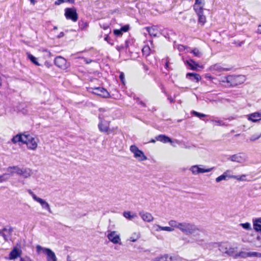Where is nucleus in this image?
<instances>
[{
    "label": "nucleus",
    "mask_w": 261,
    "mask_h": 261,
    "mask_svg": "<svg viewBox=\"0 0 261 261\" xmlns=\"http://www.w3.org/2000/svg\"><path fill=\"white\" fill-rule=\"evenodd\" d=\"M64 34L63 32H61L58 36V38L62 37L64 36Z\"/></svg>",
    "instance_id": "nucleus-55"
},
{
    "label": "nucleus",
    "mask_w": 261,
    "mask_h": 261,
    "mask_svg": "<svg viewBox=\"0 0 261 261\" xmlns=\"http://www.w3.org/2000/svg\"><path fill=\"white\" fill-rule=\"evenodd\" d=\"M27 56L28 59L35 65L37 66H40V64L37 61V59L35 57L29 53H27Z\"/></svg>",
    "instance_id": "nucleus-30"
},
{
    "label": "nucleus",
    "mask_w": 261,
    "mask_h": 261,
    "mask_svg": "<svg viewBox=\"0 0 261 261\" xmlns=\"http://www.w3.org/2000/svg\"><path fill=\"white\" fill-rule=\"evenodd\" d=\"M192 113L195 116L201 118L202 117H206V115L200 113L195 111H193Z\"/></svg>",
    "instance_id": "nucleus-41"
},
{
    "label": "nucleus",
    "mask_w": 261,
    "mask_h": 261,
    "mask_svg": "<svg viewBox=\"0 0 261 261\" xmlns=\"http://www.w3.org/2000/svg\"><path fill=\"white\" fill-rule=\"evenodd\" d=\"M137 102H138L139 104L141 105L142 107H146L145 103L143 101H142V100H140L139 98H137Z\"/></svg>",
    "instance_id": "nucleus-52"
},
{
    "label": "nucleus",
    "mask_w": 261,
    "mask_h": 261,
    "mask_svg": "<svg viewBox=\"0 0 261 261\" xmlns=\"http://www.w3.org/2000/svg\"><path fill=\"white\" fill-rule=\"evenodd\" d=\"M226 82L234 87L243 84L245 81V77L242 75H229L225 77Z\"/></svg>",
    "instance_id": "nucleus-2"
},
{
    "label": "nucleus",
    "mask_w": 261,
    "mask_h": 261,
    "mask_svg": "<svg viewBox=\"0 0 261 261\" xmlns=\"http://www.w3.org/2000/svg\"><path fill=\"white\" fill-rule=\"evenodd\" d=\"M227 160L232 162L242 163L245 162L246 160V156L244 153H239L229 155L228 157Z\"/></svg>",
    "instance_id": "nucleus-8"
},
{
    "label": "nucleus",
    "mask_w": 261,
    "mask_h": 261,
    "mask_svg": "<svg viewBox=\"0 0 261 261\" xmlns=\"http://www.w3.org/2000/svg\"><path fill=\"white\" fill-rule=\"evenodd\" d=\"M150 142H151V143H155V140L154 139H151L150 141Z\"/></svg>",
    "instance_id": "nucleus-59"
},
{
    "label": "nucleus",
    "mask_w": 261,
    "mask_h": 261,
    "mask_svg": "<svg viewBox=\"0 0 261 261\" xmlns=\"http://www.w3.org/2000/svg\"><path fill=\"white\" fill-rule=\"evenodd\" d=\"M28 192L31 195L33 198V199L36 201L38 198L32 191L31 190H28Z\"/></svg>",
    "instance_id": "nucleus-44"
},
{
    "label": "nucleus",
    "mask_w": 261,
    "mask_h": 261,
    "mask_svg": "<svg viewBox=\"0 0 261 261\" xmlns=\"http://www.w3.org/2000/svg\"><path fill=\"white\" fill-rule=\"evenodd\" d=\"M130 151L133 153L134 157L139 161H144L147 159V156L144 152L139 149L135 145H131L130 147Z\"/></svg>",
    "instance_id": "nucleus-4"
},
{
    "label": "nucleus",
    "mask_w": 261,
    "mask_h": 261,
    "mask_svg": "<svg viewBox=\"0 0 261 261\" xmlns=\"http://www.w3.org/2000/svg\"><path fill=\"white\" fill-rule=\"evenodd\" d=\"M36 251L38 254L41 252L47 255V261H57V257L55 253L50 249L43 248L40 245H37Z\"/></svg>",
    "instance_id": "nucleus-3"
},
{
    "label": "nucleus",
    "mask_w": 261,
    "mask_h": 261,
    "mask_svg": "<svg viewBox=\"0 0 261 261\" xmlns=\"http://www.w3.org/2000/svg\"><path fill=\"white\" fill-rule=\"evenodd\" d=\"M253 228L256 231H261V218L257 219L254 221Z\"/></svg>",
    "instance_id": "nucleus-27"
},
{
    "label": "nucleus",
    "mask_w": 261,
    "mask_h": 261,
    "mask_svg": "<svg viewBox=\"0 0 261 261\" xmlns=\"http://www.w3.org/2000/svg\"><path fill=\"white\" fill-rule=\"evenodd\" d=\"M45 65L47 67V68H49L51 66V64L48 62H47L46 61L44 63Z\"/></svg>",
    "instance_id": "nucleus-53"
},
{
    "label": "nucleus",
    "mask_w": 261,
    "mask_h": 261,
    "mask_svg": "<svg viewBox=\"0 0 261 261\" xmlns=\"http://www.w3.org/2000/svg\"><path fill=\"white\" fill-rule=\"evenodd\" d=\"M248 257H261V253L256 252H246L244 251H241L239 253L236 254L234 256V258L236 259L238 258V257L245 258Z\"/></svg>",
    "instance_id": "nucleus-7"
},
{
    "label": "nucleus",
    "mask_w": 261,
    "mask_h": 261,
    "mask_svg": "<svg viewBox=\"0 0 261 261\" xmlns=\"http://www.w3.org/2000/svg\"><path fill=\"white\" fill-rule=\"evenodd\" d=\"M139 215L143 221L147 222H150L153 220L152 215L148 212H141L139 213Z\"/></svg>",
    "instance_id": "nucleus-21"
},
{
    "label": "nucleus",
    "mask_w": 261,
    "mask_h": 261,
    "mask_svg": "<svg viewBox=\"0 0 261 261\" xmlns=\"http://www.w3.org/2000/svg\"><path fill=\"white\" fill-rule=\"evenodd\" d=\"M27 135H24L23 134H19L14 136L12 139L11 141L14 144H16L18 142H21L22 143H26Z\"/></svg>",
    "instance_id": "nucleus-14"
},
{
    "label": "nucleus",
    "mask_w": 261,
    "mask_h": 261,
    "mask_svg": "<svg viewBox=\"0 0 261 261\" xmlns=\"http://www.w3.org/2000/svg\"><path fill=\"white\" fill-rule=\"evenodd\" d=\"M248 120L253 122L261 120V113L255 112L247 115Z\"/></svg>",
    "instance_id": "nucleus-17"
},
{
    "label": "nucleus",
    "mask_w": 261,
    "mask_h": 261,
    "mask_svg": "<svg viewBox=\"0 0 261 261\" xmlns=\"http://www.w3.org/2000/svg\"><path fill=\"white\" fill-rule=\"evenodd\" d=\"M12 232V229L11 228L9 229L4 228L0 230V236L4 238L5 241H8L10 238Z\"/></svg>",
    "instance_id": "nucleus-16"
},
{
    "label": "nucleus",
    "mask_w": 261,
    "mask_h": 261,
    "mask_svg": "<svg viewBox=\"0 0 261 261\" xmlns=\"http://www.w3.org/2000/svg\"><path fill=\"white\" fill-rule=\"evenodd\" d=\"M260 137H261V134L257 136H255V135H253L250 137V140L252 141H255V140L258 139Z\"/></svg>",
    "instance_id": "nucleus-48"
},
{
    "label": "nucleus",
    "mask_w": 261,
    "mask_h": 261,
    "mask_svg": "<svg viewBox=\"0 0 261 261\" xmlns=\"http://www.w3.org/2000/svg\"><path fill=\"white\" fill-rule=\"evenodd\" d=\"M150 48L149 46H144L142 49V52L144 54L148 56L149 55Z\"/></svg>",
    "instance_id": "nucleus-42"
},
{
    "label": "nucleus",
    "mask_w": 261,
    "mask_h": 261,
    "mask_svg": "<svg viewBox=\"0 0 261 261\" xmlns=\"http://www.w3.org/2000/svg\"><path fill=\"white\" fill-rule=\"evenodd\" d=\"M21 250L17 247H14L9 254V259L13 260L20 256L21 254Z\"/></svg>",
    "instance_id": "nucleus-18"
},
{
    "label": "nucleus",
    "mask_w": 261,
    "mask_h": 261,
    "mask_svg": "<svg viewBox=\"0 0 261 261\" xmlns=\"http://www.w3.org/2000/svg\"><path fill=\"white\" fill-rule=\"evenodd\" d=\"M203 165H193L190 168V170L192 172V174L194 175L198 174L199 173H203L206 172H209L211 171L214 168H210L208 169H204L201 167H203Z\"/></svg>",
    "instance_id": "nucleus-6"
},
{
    "label": "nucleus",
    "mask_w": 261,
    "mask_h": 261,
    "mask_svg": "<svg viewBox=\"0 0 261 261\" xmlns=\"http://www.w3.org/2000/svg\"><path fill=\"white\" fill-rule=\"evenodd\" d=\"M129 29V25H125L121 28V30L122 31V32H126L128 31Z\"/></svg>",
    "instance_id": "nucleus-45"
},
{
    "label": "nucleus",
    "mask_w": 261,
    "mask_h": 261,
    "mask_svg": "<svg viewBox=\"0 0 261 261\" xmlns=\"http://www.w3.org/2000/svg\"><path fill=\"white\" fill-rule=\"evenodd\" d=\"M65 16L67 19L76 22L78 19V14L74 8H67L65 9Z\"/></svg>",
    "instance_id": "nucleus-5"
},
{
    "label": "nucleus",
    "mask_w": 261,
    "mask_h": 261,
    "mask_svg": "<svg viewBox=\"0 0 261 261\" xmlns=\"http://www.w3.org/2000/svg\"><path fill=\"white\" fill-rule=\"evenodd\" d=\"M30 1L31 3V4L33 5H34L36 3V0H30Z\"/></svg>",
    "instance_id": "nucleus-56"
},
{
    "label": "nucleus",
    "mask_w": 261,
    "mask_h": 261,
    "mask_svg": "<svg viewBox=\"0 0 261 261\" xmlns=\"http://www.w3.org/2000/svg\"><path fill=\"white\" fill-rule=\"evenodd\" d=\"M179 230L184 234L189 235L196 233L199 229L194 223L183 222L180 223Z\"/></svg>",
    "instance_id": "nucleus-1"
},
{
    "label": "nucleus",
    "mask_w": 261,
    "mask_h": 261,
    "mask_svg": "<svg viewBox=\"0 0 261 261\" xmlns=\"http://www.w3.org/2000/svg\"><path fill=\"white\" fill-rule=\"evenodd\" d=\"M180 223L181 222H178L173 220H170L168 222L169 225L170 226V227H171L172 228H176L178 229H179Z\"/></svg>",
    "instance_id": "nucleus-31"
},
{
    "label": "nucleus",
    "mask_w": 261,
    "mask_h": 261,
    "mask_svg": "<svg viewBox=\"0 0 261 261\" xmlns=\"http://www.w3.org/2000/svg\"><path fill=\"white\" fill-rule=\"evenodd\" d=\"M26 143L28 148L31 150H35L37 147V142L36 140L30 136L27 135Z\"/></svg>",
    "instance_id": "nucleus-12"
},
{
    "label": "nucleus",
    "mask_w": 261,
    "mask_h": 261,
    "mask_svg": "<svg viewBox=\"0 0 261 261\" xmlns=\"http://www.w3.org/2000/svg\"><path fill=\"white\" fill-rule=\"evenodd\" d=\"M54 63L59 68L64 70L67 69L68 67L66 59L61 56L57 57L55 59Z\"/></svg>",
    "instance_id": "nucleus-10"
},
{
    "label": "nucleus",
    "mask_w": 261,
    "mask_h": 261,
    "mask_svg": "<svg viewBox=\"0 0 261 261\" xmlns=\"http://www.w3.org/2000/svg\"><path fill=\"white\" fill-rule=\"evenodd\" d=\"M257 32L258 33L261 34V24L259 25L257 29Z\"/></svg>",
    "instance_id": "nucleus-54"
},
{
    "label": "nucleus",
    "mask_w": 261,
    "mask_h": 261,
    "mask_svg": "<svg viewBox=\"0 0 261 261\" xmlns=\"http://www.w3.org/2000/svg\"><path fill=\"white\" fill-rule=\"evenodd\" d=\"M146 30L150 36H153V37L157 36L158 31L155 28H154L153 27H151V28L147 27V28H146Z\"/></svg>",
    "instance_id": "nucleus-32"
},
{
    "label": "nucleus",
    "mask_w": 261,
    "mask_h": 261,
    "mask_svg": "<svg viewBox=\"0 0 261 261\" xmlns=\"http://www.w3.org/2000/svg\"><path fill=\"white\" fill-rule=\"evenodd\" d=\"M141 237L140 232H134L133 233L129 238L128 239V241H129L132 242H135L137 241Z\"/></svg>",
    "instance_id": "nucleus-28"
},
{
    "label": "nucleus",
    "mask_w": 261,
    "mask_h": 261,
    "mask_svg": "<svg viewBox=\"0 0 261 261\" xmlns=\"http://www.w3.org/2000/svg\"><path fill=\"white\" fill-rule=\"evenodd\" d=\"M197 15L198 16V22L202 23V24H204L206 21V18L203 15V13H202L201 14H198Z\"/></svg>",
    "instance_id": "nucleus-37"
},
{
    "label": "nucleus",
    "mask_w": 261,
    "mask_h": 261,
    "mask_svg": "<svg viewBox=\"0 0 261 261\" xmlns=\"http://www.w3.org/2000/svg\"><path fill=\"white\" fill-rule=\"evenodd\" d=\"M203 5L201 6H196L194 5V9L197 15L198 14H201L202 13H203Z\"/></svg>",
    "instance_id": "nucleus-33"
},
{
    "label": "nucleus",
    "mask_w": 261,
    "mask_h": 261,
    "mask_svg": "<svg viewBox=\"0 0 261 261\" xmlns=\"http://www.w3.org/2000/svg\"><path fill=\"white\" fill-rule=\"evenodd\" d=\"M212 121L216 123L217 125H224L225 124L223 121L221 120H212Z\"/></svg>",
    "instance_id": "nucleus-47"
},
{
    "label": "nucleus",
    "mask_w": 261,
    "mask_h": 261,
    "mask_svg": "<svg viewBox=\"0 0 261 261\" xmlns=\"http://www.w3.org/2000/svg\"><path fill=\"white\" fill-rule=\"evenodd\" d=\"M123 216L125 218H126L129 220H131L133 218L137 217V215L136 214H131V213L130 212H124Z\"/></svg>",
    "instance_id": "nucleus-34"
},
{
    "label": "nucleus",
    "mask_w": 261,
    "mask_h": 261,
    "mask_svg": "<svg viewBox=\"0 0 261 261\" xmlns=\"http://www.w3.org/2000/svg\"><path fill=\"white\" fill-rule=\"evenodd\" d=\"M237 249V247H236V248H234V247H231L230 246V245H229V247H228V250H227V254L229 256H233L235 255L234 254V253L235 252V250Z\"/></svg>",
    "instance_id": "nucleus-35"
},
{
    "label": "nucleus",
    "mask_w": 261,
    "mask_h": 261,
    "mask_svg": "<svg viewBox=\"0 0 261 261\" xmlns=\"http://www.w3.org/2000/svg\"><path fill=\"white\" fill-rule=\"evenodd\" d=\"M244 177H245V175H242V176L232 175L231 178L237 179V180L241 181L244 180L243 178Z\"/></svg>",
    "instance_id": "nucleus-43"
},
{
    "label": "nucleus",
    "mask_w": 261,
    "mask_h": 261,
    "mask_svg": "<svg viewBox=\"0 0 261 261\" xmlns=\"http://www.w3.org/2000/svg\"><path fill=\"white\" fill-rule=\"evenodd\" d=\"M119 78L122 82V83H124V74L123 72H121L119 75Z\"/></svg>",
    "instance_id": "nucleus-50"
},
{
    "label": "nucleus",
    "mask_w": 261,
    "mask_h": 261,
    "mask_svg": "<svg viewBox=\"0 0 261 261\" xmlns=\"http://www.w3.org/2000/svg\"><path fill=\"white\" fill-rule=\"evenodd\" d=\"M166 66L167 68L168 67V62H166Z\"/></svg>",
    "instance_id": "nucleus-62"
},
{
    "label": "nucleus",
    "mask_w": 261,
    "mask_h": 261,
    "mask_svg": "<svg viewBox=\"0 0 261 261\" xmlns=\"http://www.w3.org/2000/svg\"><path fill=\"white\" fill-rule=\"evenodd\" d=\"M204 5L203 0H195V3L194 5H196V6H198V5L201 6V5Z\"/></svg>",
    "instance_id": "nucleus-49"
},
{
    "label": "nucleus",
    "mask_w": 261,
    "mask_h": 261,
    "mask_svg": "<svg viewBox=\"0 0 261 261\" xmlns=\"http://www.w3.org/2000/svg\"><path fill=\"white\" fill-rule=\"evenodd\" d=\"M15 169V173L19 175L22 176L24 178L30 177L33 172L31 169L28 168H20L19 167H14Z\"/></svg>",
    "instance_id": "nucleus-9"
},
{
    "label": "nucleus",
    "mask_w": 261,
    "mask_h": 261,
    "mask_svg": "<svg viewBox=\"0 0 261 261\" xmlns=\"http://www.w3.org/2000/svg\"><path fill=\"white\" fill-rule=\"evenodd\" d=\"M156 140L160 141L164 143H172V141L171 138L164 135H160L155 137Z\"/></svg>",
    "instance_id": "nucleus-22"
},
{
    "label": "nucleus",
    "mask_w": 261,
    "mask_h": 261,
    "mask_svg": "<svg viewBox=\"0 0 261 261\" xmlns=\"http://www.w3.org/2000/svg\"><path fill=\"white\" fill-rule=\"evenodd\" d=\"M108 38V36H107L105 38V40H107Z\"/></svg>",
    "instance_id": "nucleus-64"
},
{
    "label": "nucleus",
    "mask_w": 261,
    "mask_h": 261,
    "mask_svg": "<svg viewBox=\"0 0 261 261\" xmlns=\"http://www.w3.org/2000/svg\"><path fill=\"white\" fill-rule=\"evenodd\" d=\"M9 178V174L5 173L0 175V183L6 181Z\"/></svg>",
    "instance_id": "nucleus-39"
},
{
    "label": "nucleus",
    "mask_w": 261,
    "mask_h": 261,
    "mask_svg": "<svg viewBox=\"0 0 261 261\" xmlns=\"http://www.w3.org/2000/svg\"><path fill=\"white\" fill-rule=\"evenodd\" d=\"M231 172L230 170H227L224 172L222 175L218 176L216 178V181L217 182H219L222 180H226L228 178H231V176L229 173Z\"/></svg>",
    "instance_id": "nucleus-20"
},
{
    "label": "nucleus",
    "mask_w": 261,
    "mask_h": 261,
    "mask_svg": "<svg viewBox=\"0 0 261 261\" xmlns=\"http://www.w3.org/2000/svg\"><path fill=\"white\" fill-rule=\"evenodd\" d=\"M171 257L169 256L167 254H165L160 256L156 257L151 261H171Z\"/></svg>",
    "instance_id": "nucleus-24"
},
{
    "label": "nucleus",
    "mask_w": 261,
    "mask_h": 261,
    "mask_svg": "<svg viewBox=\"0 0 261 261\" xmlns=\"http://www.w3.org/2000/svg\"><path fill=\"white\" fill-rule=\"evenodd\" d=\"M107 237L109 240L114 244H118L120 241L119 236L117 234H116V232L114 231H111L108 234Z\"/></svg>",
    "instance_id": "nucleus-19"
},
{
    "label": "nucleus",
    "mask_w": 261,
    "mask_h": 261,
    "mask_svg": "<svg viewBox=\"0 0 261 261\" xmlns=\"http://www.w3.org/2000/svg\"><path fill=\"white\" fill-rule=\"evenodd\" d=\"M168 99L170 100L171 103L174 102V99L172 98H171V97H169Z\"/></svg>",
    "instance_id": "nucleus-57"
},
{
    "label": "nucleus",
    "mask_w": 261,
    "mask_h": 261,
    "mask_svg": "<svg viewBox=\"0 0 261 261\" xmlns=\"http://www.w3.org/2000/svg\"><path fill=\"white\" fill-rule=\"evenodd\" d=\"M244 229L246 230H250L251 229V225L249 223H241L240 224Z\"/></svg>",
    "instance_id": "nucleus-38"
},
{
    "label": "nucleus",
    "mask_w": 261,
    "mask_h": 261,
    "mask_svg": "<svg viewBox=\"0 0 261 261\" xmlns=\"http://www.w3.org/2000/svg\"><path fill=\"white\" fill-rule=\"evenodd\" d=\"M14 167H18L16 166H10L8 167L6 169L7 171L10 172V173L12 175L13 173H15V169L14 168Z\"/></svg>",
    "instance_id": "nucleus-40"
},
{
    "label": "nucleus",
    "mask_w": 261,
    "mask_h": 261,
    "mask_svg": "<svg viewBox=\"0 0 261 261\" xmlns=\"http://www.w3.org/2000/svg\"><path fill=\"white\" fill-rule=\"evenodd\" d=\"M74 0H66V2H68L71 3H73L74 2Z\"/></svg>",
    "instance_id": "nucleus-58"
},
{
    "label": "nucleus",
    "mask_w": 261,
    "mask_h": 261,
    "mask_svg": "<svg viewBox=\"0 0 261 261\" xmlns=\"http://www.w3.org/2000/svg\"><path fill=\"white\" fill-rule=\"evenodd\" d=\"M114 34L116 36H121L122 34V31L121 29L119 30H114Z\"/></svg>",
    "instance_id": "nucleus-46"
},
{
    "label": "nucleus",
    "mask_w": 261,
    "mask_h": 261,
    "mask_svg": "<svg viewBox=\"0 0 261 261\" xmlns=\"http://www.w3.org/2000/svg\"><path fill=\"white\" fill-rule=\"evenodd\" d=\"M20 261H25V260H24V258H20Z\"/></svg>",
    "instance_id": "nucleus-61"
},
{
    "label": "nucleus",
    "mask_w": 261,
    "mask_h": 261,
    "mask_svg": "<svg viewBox=\"0 0 261 261\" xmlns=\"http://www.w3.org/2000/svg\"><path fill=\"white\" fill-rule=\"evenodd\" d=\"M191 53H193L195 57L198 58H200L202 55V53L196 48L192 50Z\"/></svg>",
    "instance_id": "nucleus-36"
},
{
    "label": "nucleus",
    "mask_w": 261,
    "mask_h": 261,
    "mask_svg": "<svg viewBox=\"0 0 261 261\" xmlns=\"http://www.w3.org/2000/svg\"><path fill=\"white\" fill-rule=\"evenodd\" d=\"M186 63L190 67L191 69L193 70H196L197 68L199 67V65L192 59L187 60Z\"/></svg>",
    "instance_id": "nucleus-26"
},
{
    "label": "nucleus",
    "mask_w": 261,
    "mask_h": 261,
    "mask_svg": "<svg viewBox=\"0 0 261 261\" xmlns=\"http://www.w3.org/2000/svg\"><path fill=\"white\" fill-rule=\"evenodd\" d=\"M100 122L98 123V127L99 130L101 132H107L109 129V122L103 119L101 116H99Z\"/></svg>",
    "instance_id": "nucleus-13"
},
{
    "label": "nucleus",
    "mask_w": 261,
    "mask_h": 261,
    "mask_svg": "<svg viewBox=\"0 0 261 261\" xmlns=\"http://www.w3.org/2000/svg\"><path fill=\"white\" fill-rule=\"evenodd\" d=\"M229 244L227 243H221L219 245V250L222 253L227 254Z\"/></svg>",
    "instance_id": "nucleus-25"
},
{
    "label": "nucleus",
    "mask_w": 261,
    "mask_h": 261,
    "mask_svg": "<svg viewBox=\"0 0 261 261\" xmlns=\"http://www.w3.org/2000/svg\"><path fill=\"white\" fill-rule=\"evenodd\" d=\"M65 1L64 0H57L55 3V4L56 5H59L62 3H63L64 2H65Z\"/></svg>",
    "instance_id": "nucleus-51"
},
{
    "label": "nucleus",
    "mask_w": 261,
    "mask_h": 261,
    "mask_svg": "<svg viewBox=\"0 0 261 261\" xmlns=\"http://www.w3.org/2000/svg\"><path fill=\"white\" fill-rule=\"evenodd\" d=\"M92 93L95 95L100 96L103 98L110 97V94L108 91L102 87H94L92 88Z\"/></svg>",
    "instance_id": "nucleus-11"
},
{
    "label": "nucleus",
    "mask_w": 261,
    "mask_h": 261,
    "mask_svg": "<svg viewBox=\"0 0 261 261\" xmlns=\"http://www.w3.org/2000/svg\"><path fill=\"white\" fill-rule=\"evenodd\" d=\"M156 226L158 227V228L156 229V230L158 231H161V230H164V231L172 232L174 230V229L173 228H172L171 227L161 226L159 225H157Z\"/></svg>",
    "instance_id": "nucleus-29"
},
{
    "label": "nucleus",
    "mask_w": 261,
    "mask_h": 261,
    "mask_svg": "<svg viewBox=\"0 0 261 261\" xmlns=\"http://www.w3.org/2000/svg\"><path fill=\"white\" fill-rule=\"evenodd\" d=\"M186 77L192 81H196L197 82L201 80V76L196 73H188L186 74Z\"/></svg>",
    "instance_id": "nucleus-23"
},
{
    "label": "nucleus",
    "mask_w": 261,
    "mask_h": 261,
    "mask_svg": "<svg viewBox=\"0 0 261 261\" xmlns=\"http://www.w3.org/2000/svg\"><path fill=\"white\" fill-rule=\"evenodd\" d=\"M109 28V27L108 26H107V27H104L103 29L106 30L107 29H108Z\"/></svg>",
    "instance_id": "nucleus-63"
},
{
    "label": "nucleus",
    "mask_w": 261,
    "mask_h": 261,
    "mask_svg": "<svg viewBox=\"0 0 261 261\" xmlns=\"http://www.w3.org/2000/svg\"><path fill=\"white\" fill-rule=\"evenodd\" d=\"M36 202L40 203L41 206V207L43 210H45L48 212L49 213H52V211L50 207V205L45 200L38 197L37 199L36 200Z\"/></svg>",
    "instance_id": "nucleus-15"
},
{
    "label": "nucleus",
    "mask_w": 261,
    "mask_h": 261,
    "mask_svg": "<svg viewBox=\"0 0 261 261\" xmlns=\"http://www.w3.org/2000/svg\"><path fill=\"white\" fill-rule=\"evenodd\" d=\"M222 70L223 71H228V70H229V69H226H226L225 68H223Z\"/></svg>",
    "instance_id": "nucleus-60"
}]
</instances>
